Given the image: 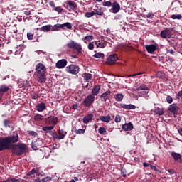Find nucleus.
Masks as SVG:
<instances>
[{"instance_id":"obj_1","label":"nucleus","mask_w":182,"mask_h":182,"mask_svg":"<svg viewBox=\"0 0 182 182\" xmlns=\"http://www.w3.org/2000/svg\"><path fill=\"white\" fill-rule=\"evenodd\" d=\"M46 67L42 63L36 65L35 75L38 83H45L46 82Z\"/></svg>"},{"instance_id":"obj_2","label":"nucleus","mask_w":182,"mask_h":182,"mask_svg":"<svg viewBox=\"0 0 182 182\" xmlns=\"http://www.w3.org/2000/svg\"><path fill=\"white\" fill-rule=\"evenodd\" d=\"M19 137H4L0 138V151L11 150L12 143H18Z\"/></svg>"},{"instance_id":"obj_3","label":"nucleus","mask_w":182,"mask_h":182,"mask_svg":"<svg viewBox=\"0 0 182 182\" xmlns=\"http://www.w3.org/2000/svg\"><path fill=\"white\" fill-rule=\"evenodd\" d=\"M13 154L16 156H22L28 151V146L22 143H12L11 149Z\"/></svg>"},{"instance_id":"obj_4","label":"nucleus","mask_w":182,"mask_h":182,"mask_svg":"<svg viewBox=\"0 0 182 182\" xmlns=\"http://www.w3.org/2000/svg\"><path fill=\"white\" fill-rule=\"evenodd\" d=\"M67 48L69 49H73V50H77V55L82 53V45L71 41L66 44Z\"/></svg>"},{"instance_id":"obj_5","label":"nucleus","mask_w":182,"mask_h":182,"mask_svg":"<svg viewBox=\"0 0 182 182\" xmlns=\"http://www.w3.org/2000/svg\"><path fill=\"white\" fill-rule=\"evenodd\" d=\"M80 70V68H79V65L75 64H71L65 68V72L70 75H77Z\"/></svg>"},{"instance_id":"obj_6","label":"nucleus","mask_w":182,"mask_h":182,"mask_svg":"<svg viewBox=\"0 0 182 182\" xmlns=\"http://www.w3.org/2000/svg\"><path fill=\"white\" fill-rule=\"evenodd\" d=\"M95 102V96L93 95H88L87 97L82 101V105L85 107H90Z\"/></svg>"},{"instance_id":"obj_7","label":"nucleus","mask_w":182,"mask_h":182,"mask_svg":"<svg viewBox=\"0 0 182 182\" xmlns=\"http://www.w3.org/2000/svg\"><path fill=\"white\" fill-rule=\"evenodd\" d=\"M171 32H173V28H166L161 31L160 36L164 39H170V38H171Z\"/></svg>"},{"instance_id":"obj_8","label":"nucleus","mask_w":182,"mask_h":182,"mask_svg":"<svg viewBox=\"0 0 182 182\" xmlns=\"http://www.w3.org/2000/svg\"><path fill=\"white\" fill-rule=\"evenodd\" d=\"M44 122L46 124L55 126L58 124V117L55 116H50L47 118L44 119Z\"/></svg>"},{"instance_id":"obj_9","label":"nucleus","mask_w":182,"mask_h":182,"mask_svg":"<svg viewBox=\"0 0 182 182\" xmlns=\"http://www.w3.org/2000/svg\"><path fill=\"white\" fill-rule=\"evenodd\" d=\"M117 60H119V56H117V54H112L107 58V60L105 63L112 66V65H114Z\"/></svg>"},{"instance_id":"obj_10","label":"nucleus","mask_w":182,"mask_h":182,"mask_svg":"<svg viewBox=\"0 0 182 182\" xmlns=\"http://www.w3.org/2000/svg\"><path fill=\"white\" fill-rule=\"evenodd\" d=\"M112 14H117L120 11V4L117 1H113L111 9L109 10Z\"/></svg>"},{"instance_id":"obj_11","label":"nucleus","mask_w":182,"mask_h":182,"mask_svg":"<svg viewBox=\"0 0 182 182\" xmlns=\"http://www.w3.org/2000/svg\"><path fill=\"white\" fill-rule=\"evenodd\" d=\"M67 65L68 60H66L65 59L60 60L55 63L57 69H63V68H66Z\"/></svg>"},{"instance_id":"obj_12","label":"nucleus","mask_w":182,"mask_h":182,"mask_svg":"<svg viewBox=\"0 0 182 182\" xmlns=\"http://www.w3.org/2000/svg\"><path fill=\"white\" fill-rule=\"evenodd\" d=\"M40 146H42V140L39 138H37L36 141H33L31 143V148L33 150H38V147H40Z\"/></svg>"},{"instance_id":"obj_13","label":"nucleus","mask_w":182,"mask_h":182,"mask_svg":"<svg viewBox=\"0 0 182 182\" xmlns=\"http://www.w3.org/2000/svg\"><path fill=\"white\" fill-rule=\"evenodd\" d=\"M145 49L147 50L148 53H154L157 50V46L155 44L146 45L145 46Z\"/></svg>"},{"instance_id":"obj_14","label":"nucleus","mask_w":182,"mask_h":182,"mask_svg":"<svg viewBox=\"0 0 182 182\" xmlns=\"http://www.w3.org/2000/svg\"><path fill=\"white\" fill-rule=\"evenodd\" d=\"M169 112L173 114L174 117H177V112H178V106L176 104H172L169 106Z\"/></svg>"},{"instance_id":"obj_15","label":"nucleus","mask_w":182,"mask_h":182,"mask_svg":"<svg viewBox=\"0 0 182 182\" xmlns=\"http://www.w3.org/2000/svg\"><path fill=\"white\" fill-rule=\"evenodd\" d=\"M110 95H112V92L109 90L106 91L100 95L101 102H106L107 99H110Z\"/></svg>"},{"instance_id":"obj_16","label":"nucleus","mask_w":182,"mask_h":182,"mask_svg":"<svg viewBox=\"0 0 182 182\" xmlns=\"http://www.w3.org/2000/svg\"><path fill=\"white\" fill-rule=\"evenodd\" d=\"M36 110H37V112H43L44 110H46V104H45V102L37 104Z\"/></svg>"},{"instance_id":"obj_17","label":"nucleus","mask_w":182,"mask_h":182,"mask_svg":"<svg viewBox=\"0 0 182 182\" xmlns=\"http://www.w3.org/2000/svg\"><path fill=\"white\" fill-rule=\"evenodd\" d=\"M67 5H68L71 11H76V8H77V4L75 3V1L70 0L66 2Z\"/></svg>"},{"instance_id":"obj_18","label":"nucleus","mask_w":182,"mask_h":182,"mask_svg":"<svg viewBox=\"0 0 182 182\" xmlns=\"http://www.w3.org/2000/svg\"><path fill=\"white\" fill-rule=\"evenodd\" d=\"M122 129L125 130V132H130V130H133V124H132V122H129L123 124Z\"/></svg>"},{"instance_id":"obj_19","label":"nucleus","mask_w":182,"mask_h":182,"mask_svg":"<svg viewBox=\"0 0 182 182\" xmlns=\"http://www.w3.org/2000/svg\"><path fill=\"white\" fill-rule=\"evenodd\" d=\"M95 45L97 48H106V46H107V42L105 41H95Z\"/></svg>"},{"instance_id":"obj_20","label":"nucleus","mask_w":182,"mask_h":182,"mask_svg":"<svg viewBox=\"0 0 182 182\" xmlns=\"http://www.w3.org/2000/svg\"><path fill=\"white\" fill-rule=\"evenodd\" d=\"M99 92H100V85H96L92 90V94L90 95H92L95 97V96H97L99 95Z\"/></svg>"},{"instance_id":"obj_21","label":"nucleus","mask_w":182,"mask_h":182,"mask_svg":"<svg viewBox=\"0 0 182 182\" xmlns=\"http://www.w3.org/2000/svg\"><path fill=\"white\" fill-rule=\"evenodd\" d=\"M122 109H124L125 110H134L136 109V105L129 104V105H126V104H122L121 105Z\"/></svg>"},{"instance_id":"obj_22","label":"nucleus","mask_w":182,"mask_h":182,"mask_svg":"<svg viewBox=\"0 0 182 182\" xmlns=\"http://www.w3.org/2000/svg\"><path fill=\"white\" fill-rule=\"evenodd\" d=\"M154 113L159 114V116H163L164 114V109L159 107H155L154 109Z\"/></svg>"},{"instance_id":"obj_23","label":"nucleus","mask_w":182,"mask_h":182,"mask_svg":"<svg viewBox=\"0 0 182 182\" xmlns=\"http://www.w3.org/2000/svg\"><path fill=\"white\" fill-rule=\"evenodd\" d=\"M93 116H94L93 114H89L86 115L83 118V123H85V124H87V123H89V122H91V120H92Z\"/></svg>"},{"instance_id":"obj_24","label":"nucleus","mask_w":182,"mask_h":182,"mask_svg":"<svg viewBox=\"0 0 182 182\" xmlns=\"http://www.w3.org/2000/svg\"><path fill=\"white\" fill-rule=\"evenodd\" d=\"M34 174H36V176H39V169L38 168H33L31 171L27 173V176L28 177H33L32 176H34Z\"/></svg>"},{"instance_id":"obj_25","label":"nucleus","mask_w":182,"mask_h":182,"mask_svg":"<svg viewBox=\"0 0 182 182\" xmlns=\"http://www.w3.org/2000/svg\"><path fill=\"white\" fill-rule=\"evenodd\" d=\"M134 92H140V90H149V87L145 84H141L139 87L134 89Z\"/></svg>"},{"instance_id":"obj_26","label":"nucleus","mask_w":182,"mask_h":182,"mask_svg":"<svg viewBox=\"0 0 182 182\" xmlns=\"http://www.w3.org/2000/svg\"><path fill=\"white\" fill-rule=\"evenodd\" d=\"M124 96L122 93H118L114 95V99L116 102H122L124 99Z\"/></svg>"},{"instance_id":"obj_27","label":"nucleus","mask_w":182,"mask_h":182,"mask_svg":"<svg viewBox=\"0 0 182 182\" xmlns=\"http://www.w3.org/2000/svg\"><path fill=\"white\" fill-rule=\"evenodd\" d=\"M100 120H101V122H104L105 123H109L110 120H111V117L110 116H101L100 117Z\"/></svg>"},{"instance_id":"obj_28","label":"nucleus","mask_w":182,"mask_h":182,"mask_svg":"<svg viewBox=\"0 0 182 182\" xmlns=\"http://www.w3.org/2000/svg\"><path fill=\"white\" fill-rule=\"evenodd\" d=\"M35 122H42V120H45V117L42 114H37L34 116Z\"/></svg>"},{"instance_id":"obj_29","label":"nucleus","mask_w":182,"mask_h":182,"mask_svg":"<svg viewBox=\"0 0 182 182\" xmlns=\"http://www.w3.org/2000/svg\"><path fill=\"white\" fill-rule=\"evenodd\" d=\"M171 156L172 157H173V159L175 160V161H178V160L181 159V155L176 152H172Z\"/></svg>"},{"instance_id":"obj_30","label":"nucleus","mask_w":182,"mask_h":182,"mask_svg":"<svg viewBox=\"0 0 182 182\" xmlns=\"http://www.w3.org/2000/svg\"><path fill=\"white\" fill-rule=\"evenodd\" d=\"M9 90V87L6 86L5 85H2L0 86V93L4 95L5 92H8Z\"/></svg>"},{"instance_id":"obj_31","label":"nucleus","mask_w":182,"mask_h":182,"mask_svg":"<svg viewBox=\"0 0 182 182\" xmlns=\"http://www.w3.org/2000/svg\"><path fill=\"white\" fill-rule=\"evenodd\" d=\"M51 28H52L51 25H47L40 28V31H41L42 32H49Z\"/></svg>"},{"instance_id":"obj_32","label":"nucleus","mask_w":182,"mask_h":182,"mask_svg":"<svg viewBox=\"0 0 182 182\" xmlns=\"http://www.w3.org/2000/svg\"><path fill=\"white\" fill-rule=\"evenodd\" d=\"M66 134H68V132H66L64 129H59L58 130L59 136H56V137H65V136H66Z\"/></svg>"},{"instance_id":"obj_33","label":"nucleus","mask_w":182,"mask_h":182,"mask_svg":"<svg viewBox=\"0 0 182 182\" xmlns=\"http://www.w3.org/2000/svg\"><path fill=\"white\" fill-rule=\"evenodd\" d=\"M55 129V126H47V127H43L42 128V130L46 132V133H48V132H50L51 130H53Z\"/></svg>"},{"instance_id":"obj_34","label":"nucleus","mask_w":182,"mask_h":182,"mask_svg":"<svg viewBox=\"0 0 182 182\" xmlns=\"http://www.w3.org/2000/svg\"><path fill=\"white\" fill-rule=\"evenodd\" d=\"M102 4L103 6H106L107 8H112V5H113V3L110 1H104Z\"/></svg>"},{"instance_id":"obj_35","label":"nucleus","mask_w":182,"mask_h":182,"mask_svg":"<svg viewBox=\"0 0 182 182\" xmlns=\"http://www.w3.org/2000/svg\"><path fill=\"white\" fill-rule=\"evenodd\" d=\"M4 127H9L11 129V124H12V122L9 119H4L3 122Z\"/></svg>"},{"instance_id":"obj_36","label":"nucleus","mask_w":182,"mask_h":182,"mask_svg":"<svg viewBox=\"0 0 182 182\" xmlns=\"http://www.w3.org/2000/svg\"><path fill=\"white\" fill-rule=\"evenodd\" d=\"M83 77H84V80H86L87 82H89V80H92V74L85 73Z\"/></svg>"},{"instance_id":"obj_37","label":"nucleus","mask_w":182,"mask_h":182,"mask_svg":"<svg viewBox=\"0 0 182 182\" xmlns=\"http://www.w3.org/2000/svg\"><path fill=\"white\" fill-rule=\"evenodd\" d=\"M93 58H97L98 59H103L105 58V54L102 53H96L93 55Z\"/></svg>"},{"instance_id":"obj_38","label":"nucleus","mask_w":182,"mask_h":182,"mask_svg":"<svg viewBox=\"0 0 182 182\" xmlns=\"http://www.w3.org/2000/svg\"><path fill=\"white\" fill-rule=\"evenodd\" d=\"M0 182H19V181L15 178H8L6 180H4L3 181Z\"/></svg>"},{"instance_id":"obj_39","label":"nucleus","mask_w":182,"mask_h":182,"mask_svg":"<svg viewBox=\"0 0 182 182\" xmlns=\"http://www.w3.org/2000/svg\"><path fill=\"white\" fill-rule=\"evenodd\" d=\"M138 95L140 97H143L144 96H147V95H149V90L139 92H138Z\"/></svg>"},{"instance_id":"obj_40","label":"nucleus","mask_w":182,"mask_h":182,"mask_svg":"<svg viewBox=\"0 0 182 182\" xmlns=\"http://www.w3.org/2000/svg\"><path fill=\"white\" fill-rule=\"evenodd\" d=\"M171 19H178V20H181L182 19V16L181 14H173L171 16Z\"/></svg>"},{"instance_id":"obj_41","label":"nucleus","mask_w":182,"mask_h":182,"mask_svg":"<svg viewBox=\"0 0 182 182\" xmlns=\"http://www.w3.org/2000/svg\"><path fill=\"white\" fill-rule=\"evenodd\" d=\"M94 15H99V16H102V15H105V13H103L102 10L95 9L94 11Z\"/></svg>"},{"instance_id":"obj_42","label":"nucleus","mask_w":182,"mask_h":182,"mask_svg":"<svg viewBox=\"0 0 182 182\" xmlns=\"http://www.w3.org/2000/svg\"><path fill=\"white\" fill-rule=\"evenodd\" d=\"M92 16H95V11L87 12L85 14V18H92Z\"/></svg>"},{"instance_id":"obj_43","label":"nucleus","mask_w":182,"mask_h":182,"mask_svg":"<svg viewBox=\"0 0 182 182\" xmlns=\"http://www.w3.org/2000/svg\"><path fill=\"white\" fill-rule=\"evenodd\" d=\"M59 24H55L53 26H51L50 31H52V32H55L56 31H59Z\"/></svg>"},{"instance_id":"obj_44","label":"nucleus","mask_w":182,"mask_h":182,"mask_svg":"<svg viewBox=\"0 0 182 182\" xmlns=\"http://www.w3.org/2000/svg\"><path fill=\"white\" fill-rule=\"evenodd\" d=\"M28 134H29V136H38V132H35V131H27Z\"/></svg>"},{"instance_id":"obj_45","label":"nucleus","mask_w":182,"mask_h":182,"mask_svg":"<svg viewBox=\"0 0 182 182\" xmlns=\"http://www.w3.org/2000/svg\"><path fill=\"white\" fill-rule=\"evenodd\" d=\"M100 134H105L106 133V128L100 127L98 129Z\"/></svg>"},{"instance_id":"obj_46","label":"nucleus","mask_w":182,"mask_h":182,"mask_svg":"<svg viewBox=\"0 0 182 182\" xmlns=\"http://www.w3.org/2000/svg\"><path fill=\"white\" fill-rule=\"evenodd\" d=\"M54 11L60 14V13L63 12V9H62L60 6H58V7L54 8Z\"/></svg>"},{"instance_id":"obj_47","label":"nucleus","mask_w":182,"mask_h":182,"mask_svg":"<svg viewBox=\"0 0 182 182\" xmlns=\"http://www.w3.org/2000/svg\"><path fill=\"white\" fill-rule=\"evenodd\" d=\"M114 122L116 123H120V122H122V117H120V115H116Z\"/></svg>"},{"instance_id":"obj_48","label":"nucleus","mask_w":182,"mask_h":182,"mask_svg":"<svg viewBox=\"0 0 182 182\" xmlns=\"http://www.w3.org/2000/svg\"><path fill=\"white\" fill-rule=\"evenodd\" d=\"M151 170H154V171H158V173H161V171L157 169V167L154 165H151Z\"/></svg>"},{"instance_id":"obj_49","label":"nucleus","mask_w":182,"mask_h":182,"mask_svg":"<svg viewBox=\"0 0 182 182\" xmlns=\"http://www.w3.org/2000/svg\"><path fill=\"white\" fill-rule=\"evenodd\" d=\"M77 134H83L85 132H86L85 129H79L75 130Z\"/></svg>"},{"instance_id":"obj_50","label":"nucleus","mask_w":182,"mask_h":182,"mask_svg":"<svg viewBox=\"0 0 182 182\" xmlns=\"http://www.w3.org/2000/svg\"><path fill=\"white\" fill-rule=\"evenodd\" d=\"M27 38H28L29 41H32V39H33V33H27Z\"/></svg>"},{"instance_id":"obj_51","label":"nucleus","mask_w":182,"mask_h":182,"mask_svg":"<svg viewBox=\"0 0 182 182\" xmlns=\"http://www.w3.org/2000/svg\"><path fill=\"white\" fill-rule=\"evenodd\" d=\"M88 49L89 50H93V49H95V44H93V43H90L88 44Z\"/></svg>"},{"instance_id":"obj_52","label":"nucleus","mask_w":182,"mask_h":182,"mask_svg":"<svg viewBox=\"0 0 182 182\" xmlns=\"http://www.w3.org/2000/svg\"><path fill=\"white\" fill-rule=\"evenodd\" d=\"M166 101H167V103H173V97L170 95H168L167 97H166Z\"/></svg>"},{"instance_id":"obj_53","label":"nucleus","mask_w":182,"mask_h":182,"mask_svg":"<svg viewBox=\"0 0 182 182\" xmlns=\"http://www.w3.org/2000/svg\"><path fill=\"white\" fill-rule=\"evenodd\" d=\"M50 180H52V178L47 176L42 179V182H48V181H50Z\"/></svg>"},{"instance_id":"obj_54","label":"nucleus","mask_w":182,"mask_h":182,"mask_svg":"<svg viewBox=\"0 0 182 182\" xmlns=\"http://www.w3.org/2000/svg\"><path fill=\"white\" fill-rule=\"evenodd\" d=\"M65 28H67V29H72V23H70V22H66Z\"/></svg>"},{"instance_id":"obj_55","label":"nucleus","mask_w":182,"mask_h":182,"mask_svg":"<svg viewBox=\"0 0 182 182\" xmlns=\"http://www.w3.org/2000/svg\"><path fill=\"white\" fill-rule=\"evenodd\" d=\"M85 41H92L93 39V36H87L84 38Z\"/></svg>"},{"instance_id":"obj_56","label":"nucleus","mask_w":182,"mask_h":182,"mask_svg":"<svg viewBox=\"0 0 182 182\" xmlns=\"http://www.w3.org/2000/svg\"><path fill=\"white\" fill-rule=\"evenodd\" d=\"M32 99H34L35 100H36V99H39V97H41V96H39V95L38 94H34L31 95Z\"/></svg>"},{"instance_id":"obj_57","label":"nucleus","mask_w":182,"mask_h":182,"mask_svg":"<svg viewBox=\"0 0 182 182\" xmlns=\"http://www.w3.org/2000/svg\"><path fill=\"white\" fill-rule=\"evenodd\" d=\"M139 75H143V73H139L129 75H128V77H134V76H137Z\"/></svg>"},{"instance_id":"obj_58","label":"nucleus","mask_w":182,"mask_h":182,"mask_svg":"<svg viewBox=\"0 0 182 182\" xmlns=\"http://www.w3.org/2000/svg\"><path fill=\"white\" fill-rule=\"evenodd\" d=\"M49 5L50 6H51V8H55V1H50Z\"/></svg>"},{"instance_id":"obj_59","label":"nucleus","mask_w":182,"mask_h":182,"mask_svg":"<svg viewBox=\"0 0 182 182\" xmlns=\"http://www.w3.org/2000/svg\"><path fill=\"white\" fill-rule=\"evenodd\" d=\"M90 87H92V85L87 83L85 86V88L87 89V90H89V89H90Z\"/></svg>"},{"instance_id":"obj_60","label":"nucleus","mask_w":182,"mask_h":182,"mask_svg":"<svg viewBox=\"0 0 182 182\" xmlns=\"http://www.w3.org/2000/svg\"><path fill=\"white\" fill-rule=\"evenodd\" d=\"M71 109H73V110H77V104H74Z\"/></svg>"},{"instance_id":"obj_61","label":"nucleus","mask_w":182,"mask_h":182,"mask_svg":"<svg viewBox=\"0 0 182 182\" xmlns=\"http://www.w3.org/2000/svg\"><path fill=\"white\" fill-rule=\"evenodd\" d=\"M143 166H144V167H150L151 166V164L146 163V162H144Z\"/></svg>"},{"instance_id":"obj_62","label":"nucleus","mask_w":182,"mask_h":182,"mask_svg":"<svg viewBox=\"0 0 182 182\" xmlns=\"http://www.w3.org/2000/svg\"><path fill=\"white\" fill-rule=\"evenodd\" d=\"M166 171H168V173L170 174H174V170L173 169H168Z\"/></svg>"},{"instance_id":"obj_63","label":"nucleus","mask_w":182,"mask_h":182,"mask_svg":"<svg viewBox=\"0 0 182 182\" xmlns=\"http://www.w3.org/2000/svg\"><path fill=\"white\" fill-rule=\"evenodd\" d=\"M178 97H182V90L179 91L177 94Z\"/></svg>"},{"instance_id":"obj_64","label":"nucleus","mask_w":182,"mask_h":182,"mask_svg":"<svg viewBox=\"0 0 182 182\" xmlns=\"http://www.w3.org/2000/svg\"><path fill=\"white\" fill-rule=\"evenodd\" d=\"M34 182H42V181L41 180V178H37L34 180Z\"/></svg>"}]
</instances>
